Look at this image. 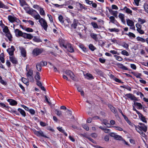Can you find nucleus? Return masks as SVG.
Here are the masks:
<instances>
[{
    "label": "nucleus",
    "mask_w": 148,
    "mask_h": 148,
    "mask_svg": "<svg viewBox=\"0 0 148 148\" xmlns=\"http://www.w3.org/2000/svg\"><path fill=\"white\" fill-rule=\"evenodd\" d=\"M21 50L22 56L24 57H26V52L25 49L23 48H21Z\"/></svg>",
    "instance_id": "nucleus-21"
},
{
    "label": "nucleus",
    "mask_w": 148,
    "mask_h": 148,
    "mask_svg": "<svg viewBox=\"0 0 148 148\" xmlns=\"http://www.w3.org/2000/svg\"><path fill=\"white\" fill-rule=\"evenodd\" d=\"M125 96L127 97L130 98L131 100L134 101H138V99L134 96L131 93L127 94Z\"/></svg>",
    "instance_id": "nucleus-9"
},
{
    "label": "nucleus",
    "mask_w": 148,
    "mask_h": 148,
    "mask_svg": "<svg viewBox=\"0 0 148 148\" xmlns=\"http://www.w3.org/2000/svg\"><path fill=\"white\" fill-rule=\"evenodd\" d=\"M15 50L14 47L12 46L10 48H9L7 50V52L10 55L12 56L13 55L14 52Z\"/></svg>",
    "instance_id": "nucleus-11"
},
{
    "label": "nucleus",
    "mask_w": 148,
    "mask_h": 148,
    "mask_svg": "<svg viewBox=\"0 0 148 148\" xmlns=\"http://www.w3.org/2000/svg\"><path fill=\"white\" fill-rule=\"evenodd\" d=\"M65 73L67 75L69 76L73 80H75V75L70 70H66L65 71Z\"/></svg>",
    "instance_id": "nucleus-6"
},
{
    "label": "nucleus",
    "mask_w": 148,
    "mask_h": 148,
    "mask_svg": "<svg viewBox=\"0 0 148 148\" xmlns=\"http://www.w3.org/2000/svg\"><path fill=\"white\" fill-rule=\"evenodd\" d=\"M22 81L23 82V83L27 85L28 84V80L27 79L25 78L24 77H22Z\"/></svg>",
    "instance_id": "nucleus-37"
},
{
    "label": "nucleus",
    "mask_w": 148,
    "mask_h": 148,
    "mask_svg": "<svg viewBox=\"0 0 148 148\" xmlns=\"http://www.w3.org/2000/svg\"><path fill=\"white\" fill-rule=\"evenodd\" d=\"M42 65L40 63H38L36 65V67L38 71H41V67Z\"/></svg>",
    "instance_id": "nucleus-32"
},
{
    "label": "nucleus",
    "mask_w": 148,
    "mask_h": 148,
    "mask_svg": "<svg viewBox=\"0 0 148 148\" xmlns=\"http://www.w3.org/2000/svg\"><path fill=\"white\" fill-rule=\"evenodd\" d=\"M109 12L111 14L113 15L114 17L117 18L118 12L117 11H113L111 9L109 8L108 9Z\"/></svg>",
    "instance_id": "nucleus-13"
},
{
    "label": "nucleus",
    "mask_w": 148,
    "mask_h": 148,
    "mask_svg": "<svg viewBox=\"0 0 148 148\" xmlns=\"http://www.w3.org/2000/svg\"><path fill=\"white\" fill-rule=\"evenodd\" d=\"M109 107L112 112L113 113L115 114H117V110L114 107L112 106L111 105H110L109 106Z\"/></svg>",
    "instance_id": "nucleus-23"
},
{
    "label": "nucleus",
    "mask_w": 148,
    "mask_h": 148,
    "mask_svg": "<svg viewBox=\"0 0 148 148\" xmlns=\"http://www.w3.org/2000/svg\"><path fill=\"white\" fill-rule=\"evenodd\" d=\"M114 56H115L116 57V59L119 61H121L123 60V59L122 58H121V57L119 56H118L116 55H115Z\"/></svg>",
    "instance_id": "nucleus-52"
},
{
    "label": "nucleus",
    "mask_w": 148,
    "mask_h": 148,
    "mask_svg": "<svg viewBox=\"0 0 148 148\" xmlns=\"http://www.w3.org/2000/svg\"><path fill=\"white\" fill-rule=\"evenodd\" d=\"M64 47L69 52L72 53L74 51V49L72 46L69 43H67L66 44V45H63Z\"/></svg>",
    "instance_id": "nucleus-5"
},
{
    "label": "nucleus",
    "mask_w": 148,
    "mask_h": 148,
    "mask_svg": "<svg viewBox=\"0 0 148 148\" xmlns=\"http://www.w3.org/2000/svg\"><path fill=\"white\" fill-rule=\"evenodd\" d=\"M139 124L140 125H138V127L144 132H146L147 130V127L145 125V124L142 123H139Z\"/></svg>",
    "instance_id": "nucleus-8"
},
{
    "label": "nucleus",
    "mask_w": 148,
    "mask_h": 148,
    "mask_svg": "<svg viewBox=\"0 0 148 148\" xmlns=\"http://www.w3.org/2000/svg\"><path fill=\"white\" fill-rule=\"evenodd\" d=\"M136 26L137 28V30L138 29H140L141 28V25L139 23H137L136 24Z\"/></svg>",
    "instance_id": "nucleus-61"
},
{
    "label": "nucleus",
    "mask_w": 148,
    "mask_h": 148,
    "mask_svg": "<svg viewBox=\"0 0 148 148\" xmlns=\"http://www.w3.org/2000/svg\"><path fill=\"white\" fill-rule=\"evenodd\" d=\"M144 8L145 11L148 13V4H145L144 5Z\"/></svg>",
    "instance_id": "nucleus-56"
},
{
    "label": "nucleus",
    "mask_w": 148,
    "mask_h": 148,
    "mask_svg": "<svg viewBox=\"0 0 148 148\" xmlns=\"http://www.w3.org/2000/svg\"><path fill=\"white\" fill-rule=\"evenodd\" d=\"M126 34L128 35L130 37H132L133 38H135L136 37L135 35L131 32H130L128 34Z\"/></svg>",
    "instance_id": "nucleus-50"
},
{
    "label": "nucleus",
    "mask_w": 148,
    "mask_h": 148,
    "mask_svg": "<svg viewBox=\"0 0 148 148\" xmlns=\"http://www.w3.org/2000/svg\"><path fill=\"white\" fill-rule=\"evenodd\" d=\"M15 33L17 37L21 36L23 37V34H24V33L22 32L21 31L18 29H16L15 30Z\"/></svg>",
    "instance_id": "nucleus-10"
},
{
    "label": "nucleus",
    "mask_w": 148,
    "mask_h": 148,
    "mask_svg": "<svg viewBox=\"0 0 148 148\" xmlns=\"http://www.w3.org/2000/svg\"><path fill=\"white\" fill-rule=\"evenodd\" d=\"M33 74V71L31 69H29L27 73V76L28 78L30 79L31 81H33V78L32 76Z\"/></svg>",
    "instance_id": "nucleus-7"
},
{
    "label": "nucleus",
    "mask_w": 148,
    "mask_h": 148,
    "mask_svg": "<svg viewBox=\"0 0 148 148\" xmlns=\"http://www.w3.org/2000/svg\"><path fill=\"white\" fill-rule=\"evenodd\" d=\"M139 118L144 122L147 123V121L146 120V118L145 116L140 112L138 114Z\"/></svg>",
    "instance_id": "nucleus-16"
},
{
    "label": "nucleus",
    "mask_w": 148,
    "mask_h": 148,
    "mask_svg": "<svg viewBox=\"0 0 148 148\" xmlns=\"http://www.w3.org/2000/svg\"><path fill=\"white\" fill-rule=\"evenodd\" d=\"M91 24L93 26L94 28H99V26L97 23L94 22H92L91 23Z\"/></svg>",
    "instance_id": "nucleus-33"
},
{
    "label": "nucleus",
    "mask_w": 148,
    "mask_h": 148,
    "mask_svg": "<svg viewBox=\"0 0 148 148\" xmlns=\"http://www.w3.org/2000/svg\"><path fill=\"white\" fill-rule=\"evenodd\" d=\"M109 30L110 32H118L119 31V30L118 29L115 28L109 29Z\"/></svg>",
    "instance_id": "nucleus-45"
},
{
    "label": "nucleus",
    "mask_w": 148,
    "mask_h": 148,
    "mask_svg": "<svg viewBox=\"0 0 148 148\" xmlns=\"http://www.w3.org/2000/svg\"><path fill=\"white\" fill-rule=\"evenodd\" d=\"M56 114L58 116H60L62 115V112L61 111H60L57 109L55 110Z\"/></svg>",
    "instance_id": "nucleus-40"
},
{
    "label": "nucleus",
    "mask_w": 148,
    "mask_h": 148,
    "mask_svg": "<svg viewBox=\"0 0 148 148\" xmlns=\"http://www.w3.org/2000/svg\"><path fill=\"white\" fill-rule=\"evenodd\" d=\"M81 135H82L83 136L86 138L88 139L91 142L93 143H95V142L94 140L92 139L90 137L84 135L83 134H81Z\"/></svg>",
    "instance_id": "nucleus-30"
},
{
    "label": "nucleus",
    "mask_w": 148,
    "mask_h": 148,
    "mask_svg": "<svg viewBox=\"0 0 148 148\" xmlns=\"http://www.w3.org/2000/svg\"><path fill=\"white\" fill-rule=\"evenodd\" d=\"M10 59L11 62L14 64H16L18 63L16 59L14 56L10 57Z\"/></svg>",
    "instance_id": "nucleus-17"
},
{
    "label": "nucleus",
    "mask_w": 148,
    "mask_h": 148,
    "mask_svg": "<svg viewBox=\"0 0 148 148\" xmlns=\"http://www.w3.org/2000/svg\"><path fill=\"white\" fill-rule=\"evenodd\" d=\"M110 135L112 137L115 138L116 136V134L114 132H112L110 134Z\"/></svg>",
    "instance_id": "nucleus-62"
},
{
    "label": "nucleus",
    "mask_w": 148,
    "mask_h": 148,
    "mask_svg": "<svg viewBox=\"0 0 148 148\" xmlns=\"http://www.w3.org/2000/svg\"><path fill=\"white\" fill-rule=\"evenodd\" d=\"M7 101L9 102L10 105L12 106H15L17 104L16 101L12 99H8L7 100Z\"/></svg>",
    "instance_id": "nucleus-14"
},
{
    "label": "nucleus",
    "mask_w": 148,
    "mask_h": 148,
    "mask_svg": "<svg viewBox=\"0 0 148 148\" xmlns=\"http://www.w3.org/2000/svg\"><path fill=\"white\" fill-rule=\"evenodd\" d=\"M112 127H113L114 128H115V129L117 130L120 131H121L123 130V129L121 127H119V126H112Z\"/></svg>",
    "instance_id": "nucleus-58"
},
{
    "label": "nucleus",
    "mask_w": 148,
    "mask_h": 148,
    "mask_svg": "<svg viewBox=\"0 0 148 148\" xmlns=\"http://www.w3.org/2000/svg\"><path fill=\"white\" fill-rule=\"evenodd\" d=\"M33 40L35 42H41V41L40 38H37L36 36L34 37Z\"/></svg>",
    "instance_id": "nucleus-39"
},
{
    "label": "nucleus",
    "mask_w": 148,
    "mask_h": 148,
    "mask_svg": "<svg viewBox=\"0 0 148 148\" xmlns=\"http://www.w3.org/2000/svg\"><path fill=\"white\" fill-rule=\"evenodd\" d=\"M78 24L79 23L78 22V20L75 19L73 21V23L71 24V27L74 29H76Z\"/></svg>",
    "instance_id": "nucleus-12"
},
{
    "label": "nucleus",
    "mask_w": 148,
    "mask_h": 148,
    "mask_svg": "<svg viewBox=\"0 0 148 148\" xmlns=\"http://www.w3.org/2000/svg\"><path fill=\"white\" fill-rule=\"evenodd\" d=\"M103 131L104 132L106 133H108L110 132V130L109 129L105 128L104 129Z\"/></svg>",
    "instance_id": "nucleus-63"
},
{
    "label": "nucleus",
    "mask_w": 148,
    "mask_h": 148,
    "mask_svg": "<svg viewBox=\"0 0 148 148\" xmlns=\"http://www.w3.org/2000/svg\"><path fill=\"white\" fill-rule=\"evenodd\" d=\"M82 127L86 131H88L89 130V127L86 124L83 125Z\"/></svg>",
    "instance_id": "nucleus-57"
},
{
    "label": "nucleus",
    "mask_w": 148,
    "mask_h": 148,
    "mask_svg": "<svg viewBox=\"0 0 148 148\" xmlns=\"http://www.w3.org/2000/svg\"><path fill=\"white\" fill-rule=\"evenodd\" d=\"M90 136L93 138H96L97 136V134L96 133H93L90 134Z\"/></svg>",
    "instance_id": "nucleus-53"
},
{
    "label": "nucleus",
    "mask_w": 148,
    "mask_h": 148,
    "mask_svg": "<svg viewBox=\"0 0 148 148\" xmlns=\"http://www.w3.org/2000/svg\"><path fill=\"white\" fill-rule=\"evenodd\" d=\"M89 48L92 51H94L96 49V48L92 44L89 45Z\"/></svg>",
    "instance_id": "nucleus-38"
},
{
    "label": "nucleus",
    "mask_w": 148,
    "mask_h": 148,
    "mask_svg": "<svg viewBox=\"0 0 148 148\" xmlns=\"http://www.w3.org/2000/svg\"><path fill=\"white\" fill-rule=\"evenodd\" d=\"M119 17L121 19L122 22L123 23L125 24V21L124 19V15L121 13H119Z\"/></svg>",
    "instance_id": "nucleus-22"
},
{
    "label": "nucleus",
    "mask_w": 148,
    "mask_h": 148,
    "mask_svg": "<svg viewBox=\"0 0 148 148\" xmlns=\"http://www.w3.org/2000/svg\"><path fill=\"white\" fill-rule=\"evenodd\" d=\"M136 39L138 41H141L143 42H145L147 40H145L143 38L140 37H136Z\"/></svg>",
    "instance_id": "nucleus-36"
},
{
    "label": "nucleus",
    "mask_w": 148,
    "mask_h": 148,
    "mask_svg": "<svg viewBox=\"0 0 148 148\" xmlns=\"http://www.w3.org/2000/svg\"><path fill=\"white\" fill-rule=\"evenodd\" d=\"M18 110L24 117H25L26 116L25 112L21 108H19L18 109Z\"/></svg>",
    "instance_id": "nucleus-26"
},
{
    "label": "nucleus",
    "mask_w": 148,
    "mask_h": 148,
    "mask_svg": "<svg viewBox=\"0 0 148 148\" xmlns=\"http://www.w3.org/2000/svg\"><path fill=\"white\" fill-rule=\"evenodd\" d=\"M85 77L88 79H93V77L92 75L88 73H87L85 75Z\"/></svg>",
    "instance_id": "nucleus-27"
},
{
    "label": "nucleus",
    "mask_w": 148,
    "mask_h": 148,
    "mask_svg": "<svg viewBox=\"0 0 148 148\" xmlns=\"http://www.w3.org/2000/svg\"><path fill=\"white\" fill-rule=\"evenodd\" d=\"M90 36L95 41H97L98 40L97 35L94 33H91L90 34Z\"/></svg>",
    "instance_id": "nucleus-25"
},
{
    "label": "nucleus",
    "mask_w": 148,
    "mask_h": 148,
    "mask_svg": "<svg viewBox=\"0 0 148 148\" xmlns=\"http://www.w3.org/2000/svg\"><path fill=\"white\" fill-rule=\"evenodd\" d=\"M134 105L137 107V108L139 109H142V104L136 102L135 101H134Z\"/></svg>",
    "instance_id": "nucleus-18"
},
{
    "label": "nucleus",
    "mask_w": 148,
    "mask_h": 148,
    "mask_svg": "<svg viewBox=\"0 0 148 148\" xmlns=\"http://www.w3.org/2000/svg\"><path fill=\"white\" fill-rule=\"evenodd\" d=\"M20 3L22 7H23L25 5H28L26 3V2L24 0H20Z\"/></svg>",
    "instance_id": "nucleus-29"
},
{
    "label": "nucleus",
    "mask_w": 148,
    "mask_h": 148,
    "mask_svg": "<svg viewBox=\"0 0 148 148\" xmlns=\"http://www.w3.org/2000/svg\"><path fill=\"white\" fill-rule=\"evenodd\" d=\"M121 53L123 55H125L126 56H128L129 55V54L128 52L125 50H123L122 51H121Z\"/></svg>",
    "instance_id": "nucleus-48"
},
{
    "label": "nucleus",
    "mask_w": 148,
    "mask_h": 148,
    "mask_svg": "<svg viewBox=\"0 0 148 148\" xmlns=\"http://www.w3.org/2000/svg\"><path fill=\"white\" fill-rule=\"evenodd\" d=\"M0 82L3 85L6 86L7 85V83L6 82L4 81L2 79V78L0 79Z\"/></svg>",
    "instance_id": "nucleus-47"
},
{
    "label": "nucleus",
    "mask_w": 148,
    "mask_h": 148,
    "mask_svg": "<svg viewBox=\"0 0 148 148\" xmlns=\"http://www.w3.org/2000/svg\"><path fill=\"white\" fill-rule=\"evenodd\" d=\"M8 19L9 21L12 23H13L14 22H16L18 23H19L20 22V20L14 16H8Z\"/></svg>",
    "instance_id": "nucleus-2"
},
{
    "label": "nucleus",
    "mask_w": 148,
    "mask_h": 148,
    "mask_svg": "<svg viewBox=\"0 0 148 148\" xmlns=\"http://www.w3.org/2000/svg\"><path fill=\"white\" fill-rule=\"evenodd\" d=\"M38 21L44 29L46 31L48 26L46 21L42 18H41V19L39 20Z\"/></svg>",
    "instance_id": "nucleus-1"
},
{
    "label": "nucleus",
    "mask_w": 148,
    "mask_h": 148,
    "mask_svg": "<svg viewBox=\"0 0 148 148\" xmlns=\"http://www.w3.org/2000/svg\"><path fill=\"white\" fill-rule=\"evenodd\" d=\"M114 139L117 140H122L123 138L122 137L120 136L116 135Z\"/></svg>",
    "instance_id": "nucleus-42"
},
{
    "label": "nucleus",
    "mask_w": 148,
    "mask_h": 148,
    "mask_svg": "<svg viewBox=\"0 0 148 148\" xmlns=\"http://www.w3.org/2000/svg\"><path fill=\"white\" fill-rule=\"evenodd\" d=\"M118 67L123 70H128V69L124 66L122 64L119 63L118 64Z\"/></svg>",
    "instance_id": "nucleus-24"
},
{
    "label": "nucleus",
    "mask_w": 148,
    "mask_h": 148,
    "mask_svg": "<svg viewBox=\"0 0 148 148\" xmlns=\"http://www.w3.org/2000/svg\"><path fill=\"white\" fill-rule=\"evenodd\" d=\"M67 43L65 42V41L64 40H61L60 41V44L61 47L62 46L64 47L63 45H66V44Z\"/></svg>",
    "instance_id": "nucleus-43"
},
{
    "label": "nucleus",
    "mask_w": 148,
    "mask_h": 148,
    "mask_svg": "<svg viewBox=\"0 0 148 148\" xmlns=\"http://www.w3.org/2000/svg\"><path fill=\"white\" fill-rule=\"evenodd\" d=\"M40 124L41 126L43 127L46 126L47 125L46 123L42 121L40 122Z\"/></svg>",
    "instance_id": "nucleus-60"
},
{
    "label": "nucleus",
    "mask_w": 148,
    "mask_h": 148,
    "mask_svg": "<svg viewBox=\"0 0 148 148\" xmlns=\"http://www.w3.org/2000/svg\"><path fill=\"white\" fill-rule=\"evenodd\" d=\"M0 8L8 9V6L5 5L1 1H0Z\"/></svg>",
    "instance_id": "nucleus-31"
},
{
    "label": "nucleus",
    "mask_w": 148,
    "mask_h": 148,
    "mask_svg": "<svg viewBox=\"0 0 148 148\" xmlns=\"http://www.w3.org/2000/svg\"><path fill=\"white\" fill-rule=\"evenodd\" d=\"M4 57V54L3 53H2L0 55V60L2 63H4L5 62V60Z\"/></svg>",
    "instance_id": "nucleus-34"
},
{
    "label": "nucleus",
    "mask_w": 148,
    "mask_h": 148,
    "mask_svg": "<svg viewBox=\"0 0 148 148\" xmlns=\"http://www.w3.org/2000/svg\"><path fill=\"white\" fill-rule=\"evenodd\" d=\"M34 18L36 20H40L41 19L40 16L38 13L37 14L34 15Z\"/></svg>",
    "instance_id": "nucleus-49"
},
{
    "label": "nucleus",
    "mask_w": 148,
    "mask_h": 148,
    "mask_svg": "<svg viewBox=\"0 0 148 148\" xmlns=\"http://www.w3.org/2000/svg\"><path fill=\"white\" fill-rule=\"evenodd\" d=\"M99 60L100 62L102 63H104L106 61L105 59H102L101 58H99Z\"/></svg>",
    "instance_id": "nucleus-64"
},
{
    "label": "nucleus",
    "mask_w": 148,
    "mask_h": 148,
    "mask_svg": "<svg viewBox=\"0 0 148 148\" xmlns=\"http://www.w3.org/2000/svg\"><path fill=\"white\" fill-rule=\"evenodd\" d=\"M42 51V49L36 48L33 50L32 53L34 56H36L41 53Z\"/></svg>",
    "instance_id": "nucleus-3"
},
{
    "label": "nucleus",
    "mask_w": 148,
    "mask_h": 148,
    "mask_svg": "<svg viewBox=\"0 0 148 148\" xmlns=\"http://www.w3.org/2000/svg\"><path fill=\"white\" fill-rule=\"evenodd\" d=\"M123 10L125 11L126 13L127 14H130L131 15H132V12L131 10L130 9L127 8L126 7H125L123 9Z\"/></svg>",
    "instance_id": "nucleus-20"
},
{
    "label": "nucleus",
    "mask_w": 148,
    "mask_h": 148,
    "mask_svg": "<svg viewBox=\"0 0 148 148\" xmlns=\"http://www.w3.org/2000/svg\"><path fill=\"white\" fill-rule=\"evenodd\" d=\"M40 14L41 15H45V12L43 10V8H40Z\"/></svg>",
    "instance_id": "nucleus-51"
},
{
    "label": "nucleus",
    "mask_w": 148,
    "mask_h": 148,
    "mask_svg": "<svg viewBox=\"0 0 148 148\" xmlns=\"http://www.w3.org/2000/svg\"><path fill=\"white\" fill-rule=\"evenodd\" d=\"M33 131L34 133L38 136H42L45 138H47L46 136L45 135L43 132L41 130L38 131L34 129L33 130Z\"/></svg>",
    "instance_id": "nucleus-4"
},
{
    "label": "nucleus",
    "mask_w": 148,
    "mask_h": 148,
    "mask_svg": "<svg viewBox=\"0 0 148 148\" xmlns=\"http://www.w3.org/2000/svg\"><path fill=\"white\" fill-rule=\"evenodd\" d=\"M127 24L129 26H131L134 24V22L132 20L128 19H126Z\"/></svg>",
    "instance_id": "nucleus-28"
},
{
    "label": "nucleus",
    "mask_w": 148,
    "mask_h": 148,
    "mask_svg": "<svg viewBox=\"0 0 148 148\" xmlns=\"http://www.w3.org/2000/svg\"><path fill=\"white\" fill-rule=\"evenodd\" d=\"M23 37L29 39H32L33 38V36L30 34H27L24 33L23 34Z\"/></svg>",
    "instance_id": "nucleus-15"
},
{
    "label": "nucleus",
    "mask_w": 148,
    "mask_h": 148,
    "mask_svg": "<svg viewBox=\"0 0 148 148\" xmlns=\"http://www.w3.org/2000/svg\"><path fill=\"white\" fill-rule=\"evenodd\" d=\"M3 31L5 33H9V30L8 27L6 26H5L4 28L3 29Z\"/></svg>",
    "instance_id": "nucleus-46"
},
{
    "label": "nucleus",
    "mask_w": 148,
    "mask_h": 148,
    "mask_svg": "<svg viewBox=\"0 0 148 148\" xmlns=\"http://www.w3.org/2000/svg\"><path fill=\"white\" fill-rule=\"evenodd\" d=\"M101 120L103 122L102 123L106 125L107 124L110 125V124L108 123V121L106 119Z\"/></svg>",
    "instance_id": "nucleus-54"
},
{
    "label": "nucleus",
    "mask_w": 148,
    "mask_h": 148,
    "mask_svg": "<svg viewBox=\"0 0 148 148\" xmlns=\"http://www.w3.org/2000/svg\"><path fill=\"white\" fill-rule=\"evenodd\" d=\"M108 17H109L110 19V22L114 24H116V23L117 22L114 16H108Z\"/></svg>",
    "instance_id": "nucleus-19"
},
{
    "label": "nucleus",
    "mask_w": 148,
    "mask_h": 148,
    "mask_svg": "<svg viewBox=\"0 0 148 148\" xmlns=\"http://www.w3.org/2000/svg\"><path fill=\"white\" fill-rule=\"evenodd\" d=\"M125 119V120L126 121H127V123L129 124L130 125L131 124H132V123L130 121V120L128 119V118L126 116H123Z\"/></svg>",
    "instance_id": "nucleus-55"
},
{
    "label": "nucleus",
    "mask_w": 148,
    "mask_h": 148,
    "mask_svg": "<svg viewBox=\"0 0 148 148\" xmlns=\"http://www.w3.org/2000/svg\"><path fill=\"white\" fill-rule=\"evenodd\" d=\"M138 22L139 23L142 24L146 22V21L144 19H143L139 18L138 19Z\"/></svg>",
    "instance_id": "nucleus-44"
},
{
    "label": "nucleus",
    "mask_w": 148,
    "mask_h": 148,
    "mask_svg": "<svg viewBox=\"0 0 148 148\" xmlns=\"http://www.w3.org/2000/svg\"><path fill=\"white\" fill-rule=\"evenodd\" d=\"M137 30L140 34H143L144 33V31L143 30L141 29H138Z\"/></svg>",
    "instance_id": "nucleus-59"
},
{
    "label": "nucleus",
    "mask_w": 148,
    "mask_h": 148,
    "mask_svg": "<svg viewBox=\"0 0 148 148\" xmlns=\"http://www.w3.org/2000/svg\"><path fill=\"white\" fill-rule=\"evenodd\" d=\"M58 19L59 21L61 23H63L64 22V21L63 19V17L62 16L60 15L59 16H58Z\"/></svg>",
    "instance_id": "nucleus-41"
},
{
    "label": "nucleus",
    "mask_w": 148,
    "mask_h": 148,
    "mask_svg": "<svg viewBox=\"0 0 148 148\" xmlns=\"http://www.w3.org/2000/svg\"><path fill=\"white\" fill-rule=\"evenodd\" d=\"M40 73L38 72H37L36 75L35 76V78L36 80V81H38L40 79Z\"/></svg>",
    "instance_id": "nucleus-35"
}]
</instances>
